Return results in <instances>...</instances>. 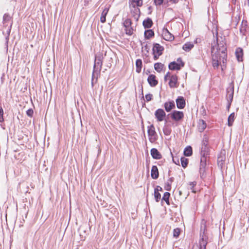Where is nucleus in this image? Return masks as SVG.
<instances>
[{
    "label": "nucleus",
    "mask_w": 249,
    "mask_h": 249,
    "mask_svg": "<svg viewBox=\"0 0 249 249\" xmlns=\"http://www.w3.org/2000/svg\"><path fill=\"white\" fill-rule=\"evenodd\" d=\"M248 28V21L247 20H243L240 28V33L243 35H246Z\"/></svg>",
    "instance_id": "obj_17"
},
{
    "label": "nucleus",
    "mask_w": 249,
    "mask_h": 249,
    "mask_svg": "<svg viewBox=\"0 0 249 249\" xmlns=\"http://www.w3.org/2000/svg\"><path fill=\"white\" fill-rule=\"evenodd\" d=\"M129 6L132 16L136 21H137L139 20L140 16V9L133 3L130 4Z\"/></svg>",
    "instance_id": "obj_5"
},
{
    "label": "nucleus",
    "mask_w": 249,
    "mask_h": 249,
    "mask_svg": "<svg viewBox=\"0 0 249 249\" xmlns=\"http://www.w3.org/2000/svg\"><path fill=\"white\" fill-rule=\"evenodd\" d=\"M206 126H207L206 123L204 120H199V121L198 123L197 127H198V130L200 132H203L204 130V129L206 128Z\"/></svg>",
    "instance_id": "obj_20"
},
{
    "label": "nucleus",
    "mask_w": 249,
    "mask_h": 249,
    "mask_svg": "<svg viewBox=\"0 0 249 249\" xmlns=\"http://www.w3.org/2000/svg\"><path fill=\"white\" fill-rule=\"evenodd\" d=\"M196 181L191 182L189 183V185L190 186V189L193 192L195 193V191H194V187L196 185Z\"/></svg>",
    "instance_id": "obj_44"
},
{
    "label": "nucleus",
    "mask_w": 249,
    "mask_h": 249,
    "mask_svg": "<svg viewBox=\"0 0 249 249\" xmlns=\"http://www.w3.org/2000/svg\"><path fill=\"white\" fill-rule=\"evenodd\" d=\"M163 132L165 135H170L171 131L167 129L163 128Z\"/></svg>",
    "instance_id": "obj_48"
},
{
    "label": "nucleus",
    "mask_w": 249,
    "mask_h": 249,
    "mask_svg": "<svg viewBox=\"0 0 249 249\" xmlns=\"http://www.w3.org/2000/svg\"><path fill=\"white\" fill-rule=\"evenodd\" d=\"M154 197L156 202H159L160 199L161 195L159 192H157V190L154 191Z\"/></svg>",
    "instance_id": "obj_39"
},
{
    "label": "nucleus",
    "mask_w": 249,
    "mask_h": 249,
    "mask_svg": "<svg viewBox=\"0 0 249 249\" xmlns=\"http://www.w3.org/2000/svg\"><path fill=\"white\" fill-rule=\"evenodd\" d=\"M131 2L133 3H135L137 7H141L142 5V0H131Z\"/></svg>",
    "instance_id": "obj_40"
},
{
    "label": "nucleus",
    "mask_w": 249,
    "mask_h": 249,
    "mask_svg": "<svg viewBox=\"0 0 249 249\" xmlns=\"http://www.w3.org/2000/svg\"><path fill=\"white\" fill-rule=\"evenodd\" d=\"M220 159V157H218V161H219Z\"/></svg>",
    "instance_id": "obj_59"
},
{
    "label": "nucleus",
    "mask_w": 249,
    "mask_h": 249,
    "mask_svg": "<svg viewBox=\"0 0 249 249\" xmlns=\"http://www.w3.org/2000/svg\"><path fill=\"white\" fill-rule=\"evenodd\" d=\"M11 17L9 14H5L3 17V24L4 26H7L11 20Z\"/></svg>",
    "instance_id": "obj_23"
},
{
    "label": "nucleus",
    "mask_w": 249,
    "mask_h": 249,
    "mask_svg": "<svg viewBox=\"0 0 249 249\" xmlns=\"http://www.w3.org/2000/svg\"><path fill=\"white\" fill-rule=\"evenodd\" d=\"M153 24L152 20L149 18H147L144 19L142 22V25L145 29L151 28Z\"/></svg>",
    "instance_id": "obj_19"
},
{
    "label": "nucleus",
    "mask_w": 249,
    "mask_h": 249,
    "mask_svg": "<svg viewBox=\"0 0 249 249\" xmlns=\"http://www.w3.org/2000/svg\"><path fill=\"white\" fill-rule=\"evenodd\" d=\"M3 121V110L1 106H0V122L2 123Z\"/></svg>",
    "instance_id": "obj_42"
},
{
    "label": "nucleus",
    "mask_w": 249,
    "mask_h": 249,
    "mask_svg": "<svg viewBox=\"0 0 249 249\" xmlns=\"http://www.w3.org/2000/svg\"><path fill=\"white\" fill-rule=\"evenodd\" d=\"M151 176L153 179H157L159 176L158 167L156 165H153L151 168Z\"/></svg>",
    "instance_id": "obj_18"
},
{
    "label": "nucleus",
    "mask_w": 249,
    "mask_h": 249,
    "mask_svg": "<svg viewBox=\"0 0 249 249\" xmlns=\"http://www.w3.org/2000/svg\"><path fill=\"white\" fill-rule=\"evenodd\" d=\"M34 111L31 108L28 109L26 111L27 115L29 117H32L33 115Z\"/></svg>",
    "instance_id": "obj_46"
},
{
    "label": "nucleus",
    "mask_w": 249,
    "mask_h": 249,
    "mask_svg": "<svg viewBox=\"0 0 249 249\" xmlns=\"http://www.w3.org/2000/svg\"><path fill=\"white\" fill-rule=\"evenodd\" d=\"M136 72L140 73L141 71L142 68V61L140 59H138L136 61Z\"/></svg>",
    "instance_id": "obj_29"
},
{
    "label": "nucleus",
    "mask_w": 249,
    "mask_h": 249,
    "mask_svg": "<svg viewBox=\"0 0 249 249\" xmlns=\"http://www.w3.org/2000/svg\"><path fill=\"white\" fill-rule=\"evenodd\" d=\"M165 110L167 112H170L175 108V104L174 101H170L164 104Z\"/></svg>",
    "instance_id": "obj_12"
},
{
    "label": "nucleus",
    "mask_w": 249,
    "mask_h": 249,
    "mask_svg": "<svg viewBox=\"0 0 249 249\" xmlns=\"http://www.w3.org/2000/svg\"><path fill=\"white\" fill-rule=\"evenodd\" d=\"M164 0H154V2L156 6H160L163 3Z\"/></svg>",
    "instance_id": "obj_43"
},
{
    "label": "nucleus",
    "mask_w": 249,
    "mask_h": 249,
    "mask_svg": "<svg viewBox=\"0 0 249 249\" xmlns=\"http://www.w3.org/2000/svg\"><path fill=\"white\" fill-rule=\"evenodd\" d=\"M125 33L127 35L131 36L133 33V28L131 26L129 27H125Z\"/></svg>",
    "instance_id": "obj_37"
},
{
    "label": "nucleus",
    "mask_w": 249,
    "mask_h": 249,
    "mask_svg": "<svg viewBox=\"0 0 249 249\" xmlns=\"http://www.w3.org/2000/svg\"><path fill=\"white\" fill-rule=\"evenodd\" d=\"M213 66L214 68H218L219 63L222 61V55L214 53L215 48L212 46Z\"/></svg>",
    "instance_id": "obj_3"
},
{
    "label": "nucleus",
    "mask_w": 249,
    "mask_h": 249,
    "mask_svg": "<svg viewBox=\"0 0 249 249\" xmlns=\"http://www.w3.org/2000/svg\"><path fill=\"white\" fill-rule=\"evenodd\" d=\"M102 56H96L95 55V58L94 60V64L93 66V69L92 74V86H93V79L96 78L97 79V77L100 73V71L103 65Z\"/></svg>",
    "instance_id": "obj_1"
},
{
    "label": "nucleus",
    "mask_w": 249,
    "mask_h": 249,
    "mask_svg": "<svg viewBox=\"0 0 249 249\" xmlns=\"http://www.w3.org/2000/svg\"><path fill=\"white\" fill-rule=\"evenodd\" d=\"M174 178H170L165 183L164 188L166 190L170 191L171 190V183L174 181Z\"/></svg>",
    "instance_id": "obj_26"
},
{
    "label": "nucleus",
    "mask_w": 249,
    "mask_h": 249,
    "mask_svg": "<svg viewBox=\"0 0 249 249\" xmlns=\"http://www.w3.org/2000/svg\"><path fill=\"white\" fill-rule=\"evenodd\" d=\"M180 233V229L179 228H176L174 230L173 236L174 237L178 238Z\"/></svg>",
    "instance_id": "obj_38"
},
{
    "label": "nucleus",
    "mask_w": 249,
    "mask_h": 249,
    "mask_svg": "<svg viewBox=\"0 0 249 249\" xmlns=\"http://www.w3.org/2000/svg\"><path fill=\"white\" fill-rule=\"evenodd\" d=\"M144 37L146 39H150L154 36V32L152 30L149 29L145 30L144 33Z\"/></svg>",
    "instance_id": "obj_27"
},
{
    "label": "nucleus",
    "mask_w": 249,
    "mask_h": 249,
    "mask_svg": "<svg viewBox=\"0 0 249 249\" xmlns=\"http://www.w3.org/2000/svg\"><path fill=\"white\" fill-rule=\"evenodd\" d=\"M163 47L161 46L159 43H154L153 47V53H156L162 54V51H163Z\"/></svg>",
    "instance_id": "obj_14"
},
{
    "label": "nucleus",
    "mask_w": 249,
    "mask_h": 249,
    "mask_svg": "<svg viewBox=\"0 0 249 249\" xmlns=\"http://www.w3.org/2000/svg\"><path fill=\"white\" fill-rule=\"evenodd\" d=\"M169 1L173 3L176 4L178 2L179 0H169Z\"/></svg>",
    "instance_id": "obj_51"
},
{
    "label": "nucleus",
    "mask_w": 249,
    "mask_h": 249,
    "mask_svg": "<svg viewBox=\"0 0 249 249\" xmlns=\"http://www.w3.org/2000/svg\"><path fill=\"white\" fill-rule=\"evenodd\" d=\"M194 47V44L190 42L185 43L182 49L186 52H189Z\"/></svg>",
    "instance_id": "obj_28"
},
{
    "label": "nucleus",
    "mask_w": 249,
    "mask_h": 249,
    "mask_svg": "<svg viewBox=\"0 0 249 249\" xmlns=\"http://www.w3.org/2000/svg\"><path fill=\"white\" fill-rule=\"evenodd\" d=\"M177 107L178 109H182L185 106V101L182 96H178L176 99Z\"/></svg>",
    "instance_id": "obj_13"
},
{
    "label": "nucleus",
    "mask_w": 249,
    "mask_h": 249,
    "mask_svg": "<svg viewBox=\"0 0 249 249\" xmlns=\"http://www.w3.org/2000/svg\"><path fill=\"white\" fill-rule=\"evenodd\" d=\"M173 160L174 162H175V163H176V164H178V163H179L178 160V163L176 161H175L174 158H173Z\"/></svg>",
    "instance_id": "obj_56"
},
{
    "label": "nucleus",
    "mask_w": 249,
    "mask_h": 249,
    "mask_svg": "<svg viewBox=\"0 0 249 249\" xmlns=\"http://www.w3.org/2000/svg\"><path fill=\"white\" fill-rule=\"evenodd\" d=\"M181 194H182L181 192L180 191H179V195L180 196H181Z\"/></svg>",
    "instance_id": "obj_58"
},
{
    "label": "nucleus",
    "mask_w": 249,
    "mask_h": 249,
    "mask_svg": "<svg viewBox=\"0 0 249 249\" xmlns=\"http://www.w3.org/2000/svg\"><path fill=\"white\" fill-rule=\"evenodd\" d=\"M124 27H129L131 26L132 21L130 18L126 19L124 22Z\"/></svg>",
    "instance_id": "obj_36"
},
{
    "label": "nucleus",
    "mask_w": 249,
    "mask_h": 249,
    "mask_svg": "<svg viewBox=\"0 0 249 249\" xmlns=\"http://www.w3.org/2000/svg\"><path fill=\"white\" fill-rule=\"evenodd\" d=\"M148 72H150V71H147L146 74H148Z\"/></svg>",
    "instance_id": "obj_62"
},
{
    "label": "nucleus",
    "mask_w": 249,
    "mask_h": 249,
    "mask_svg": "<svg viewBox=\"0 0 249 249\" xmlns=\"http://www.w3.org/2000/svg\"><path fill=\"white\" fill-rule=\"evenodd\" d=\"M245 5H247L249 7V0H247L245 2Z\"/></svg>",
    "instance_id": "obj_52"
},
{
    "label": "nucleus",
    "mask_w": 249,
    "mask_h": 249,
    "mask_svg": "<svg viewBox=\"0 0 249 249\" xmlns=\"http://www.w3.org/2000/svg\"><path fill=\"white\" fill-rule=\"evenodd\" d=\"M178 77L176 75H173L170 77V81L169 82V87L171 88L178 87Z\"/></svg>",
    "instance_id": "obj_15"
},
{
    "label": "nucleus",
    "mask_w": 249,
    "mask_h": 249,
    "mask_svg": "<svg viewBox=\"0 0 249 249\" xmlns=\"http://www.w3.org/2000/svg\"><path fill=\"white\" fill-rule=\"evenodd\" d=\"M206 245L207 242L204 236H202L201 241H200V249H206Z\"/></svg>",
    "instance_id": "obj_35"
},
{
    "label": "nucleus",
    "mask_w": 249,
    "mask_h": 249,
    "mask_svg": "<svg viewBox=\"0 0 249 249\" xmlns=\"http://www.w3.org/2000/svg\"><path fill=\"white\" fill-rule=\"evenodd\" d=\"M155 116L158 122H161L166 116V113L163 109L159 108L155 111Z\"/></svg>",
    "instance_id": "obj_9"
},
{
    "label": "nucleus",
    "mask_w": 249,
    "mask_h": 249,
    "mask_svg": "<svg viewBox=\"0 0 249 249\" xmlns=\"http://www.w3.org/2000/svg\"><path fill=\"white\" fill-rule=\"evenodd\" d=\"M148 72H150V71H147L146 74H148Z\"/></svg>",
    "instance_id": "obj_60"
},
{
    "label": "nucleus",
    "mask_w": 249,
    "mask_h": 249,
    "mask_svg": "<svg viewBox=\"0 0 249 249\" xmlns=\"http://www.w3.org/2000/svg\"><path fill=\"white\" fill-rule=\"evenodd\" d=\"M207 157H201L200 161L199 173L201 178L205 176Z\"/></svg>",
    "instance_id": "obj_8"
},
{
    "label": "nucleus",
    "mask_w": 249,
    "mask_h": 249,
    "mask_svg": "<svg viewBox=\"0 0 249 249\" xmlns=\"http://www.w3.org/2000/svg\"><path fill=\"white\" fill-rule=\"evenodd\" d=\"M217 33H216V43L215 46L214 45H212V46H214L215 48L214 53H216L218 54H220L222 55V62L223 63H225L227 59V48L225 46V43L222 41L220 43H218V37H217Z\"/></svg>",
    "instance_id": "obj_2"
},
{
    "label": "nucleus",
    "mask_w": 249,
    "mask_h": 249,
    "mask_svg": "<svg viewBox=\"0 0 249 249\" xmlns=\"http://www.w3.org/2000/svg\"><path fill=\"white\" fill-rule=\"evenodd\" d=\"M170 73L169 72H168L166 73V74L164 76V79L165 81H167V79H168V77H170Z\"/></svg>",
    "instance_id": "obj_49"
},
{
    "label": "nucleus",
    "mask_w": 249,
    "mask_h": 249,
    "mask_svg": "<svg viewBox=\"0 0 249 249\" xmlns=\"http://www.w3.org/2000/svg\"><path fill=\"white\" fill-rule=\"evenodd\" d=\"M145 97L146 101L149 102L152 99L153 95H152V94L149 93V94H146Z\"/></svg>",
    "instance_id": "obj_45"
},
{
    "label": "nucleus",
    "mask_w": 249,
    "mask_h": 249,
    "mask_svg": "<svg viewBox=\"0 0 249 249\" xmlns=\"http://www.w3.org/2000/svg\"><path fill=\"white\" fill-rule=\"evenodd\" d=\"M148 72H150V71H147L146 74H148Z\"/></svg>",
    "instance_id": "obj_61"
},
{
    "label": "nucleus",
    "mask_w": 249,
    "mask_h": 249,
    "mask_svg": "<svg viewBox=\"0 0 249 249\" xmlns=\"http://www.w3.org/2000/svg\"><path fill=\"white\" fill-rule=\"evenodd\" d=\"M180 162L181 166L183 168H186L188 164V159L183 157L180 158Z\"/></svg>",
    "instance_id": "obj_33"
},
{
    "label": "nucleus",
    "mask_w": 249,
    "mask_h": 249,
    "mask_svg": "<svg viewBox=\"0 0 249 249\" xmlns=\"http://www.w3.org/2000/svg\"><path fill=\"white\" fill-rule=\"evenodd\" d=\"M208 139L206 136H204L203 138L202 142V146H208Z\"/></svg>",
    "instance_id": "obj_41"
},
{
    "label": "nucleus",
    "mask_w": 249,
    "mask_h": 249,
    "mask_svg": "<svg viewBox=\"0 0 249 249\" xmlns=\"http://www.w3.org/2000/svg\"><path fill=\"white\" fill-rule=\"evenodd\" d=\"M157 190V192H159V191H162V189L161 187L159 186H157L156 188L154 189V191H156Z\"/></svg>",
    "instance_id": "obj_50"
},
{
    "label": "nucleus",
    "mask_w": 249,
    "mask_h": 249,
    "mask_svg": "<svg viewBox=\"0 0 249 249\" xmlns=\"http://www.w3.org/2000/svg\"><path fill=\"white\" fill-rule=\"evenodd\" d=\"M233 89L232 90L231 93H229L227 95V99L228 101L229 102V105L228 106V107H230L231 106V104L233 100Z\"/></svg>",
    "instance_id": "obj_32"
},
{
    "label": "nucleus",
    "mask_w": 249,
    "mask_h": 249,
    "mask_svg": "<svg viewBox=\"0 0 249 249\" xmlns=\"http://www.w3.org/2000/svg\"><path fill=\"white\" fill-rule=\"evenodd\" d=\"M141 92H142V97L143 98V88H142V86H141Z\"/></svg>",
    "instance_id": "obj_55"
},
{
    "label": "nucleus",
    "mask_w": 249,
    "mask_h": 249,
    "mask_svg": "<svg viewBox=\"0 0 249 249\" xmlns=\"http://www.w3.org/2000/svg\"><path fill=\"white\" fill-rule=\"evenodd\" d=\"M170 196V194L169 192H165V193H164L163 196H162V200L165 201L168 205H169V204H170V202H169Z\"/></svg>",
    "instance_id": "obj_34"
},
{
    "label": "nucleus",
    "mask_w": 249,
    "mask_h": 249,
    "mask_svg": "<svg viewBox=\"0 0 249 249\" xmlns=\"http://www.w3.org/2000/svg\"><path fill=\"white\" fill-rule=\"evenodd\" d=\"M156 78V76L152 74H150L147 78L148 83L152 87H155L158 83V81Z\"/></svg>",
    "instance_id": "obj_11"
},
{
    "label": "nucleus",
    "mask_w": 249,
    "mask_h": 249,
    "mask_svg": "<svg viewBox=\"0 0 249 249\" xmlns=\"http://www.w3.org/2000/svg\"><path fill=\"white\" fill-rule=\"evenodd\" d=\"M177 63L175 61L169 63L168 68L170 70H179L181 67H184V63L182 62L181 58H178L177 59Z\"/></svg>",
    "instance_id": "obj_4"
},
{
    "label": "nucleus",
    "mask_w": 249,
    "mask_h": 249,
    "mask_svg": "<svg viewBox=\"0 0 249 249\" xmlns=\"http://www.w3.org/2000/svg\"><path fill=\"white\" fill-rule=\"evenodd\" d=\"M200 154L202 157H207V156L209 155L208 147L202 146L200 150Z\"/></svg>",
    "instance_id": "obj_24"
},
{
    "label": "nucleus",
    "mask_w": 249,
    "mask_h": 249,
    "mask_svg": "<svg viewBox=\"0 0 249 249\" xmlns=\"http://www.w3.org/2000/svg\"><path fill=\"white\" fill-rule=\"evenodd\" d=\"M235 114L234 113H231L228 117V125L229 126L232 125L233 123L234 120Z\"/></svg>",
    "instance_id": "obj_30"
},
{
    "label": "nucleus",
    "mask_w": 249,
    "mask_h": 249,
    "mask_svg": "<svg viewBox=\"0 0 249 249\" xmlns=\"http://www.w3.org/2000/svg\"><path fill=\"white\" fill-rule=\"evenodd\" d=\"M150 153L152 157L154 159L160 160L162 158L161 154L156 148H152L150 150Z\"/></svg>",
    "instance_id": "obj_16"
},
{
    "label": "nucleus",
    "mask_w": 249,
    "mask_h": 249,
    "mask_svg": "<svg viewBox=\"0 0 249 249\" xmlns=\"http://www.w3.org/2000/svg\"><path fill=\"white\" fill-rule=\"evenodd\" d=\"M148 135L149 137V140L151 142H153L156 140V132L155 130V127L153 124H151L148 127Z\"/></svg>",
    "instance_id": "obj_7"
},
{
    "label": "nucleus",
    "mask_w": 249,
    "mask_h": 249,
    "mask_svg": "<svg viewBox=\"0 0 249 249\" xmlns=\"http://www.w3.org/2000/svg\"><path fill=\"white\" fill-rule=\"evenodd\" d=\"M162 36L165 40L171 41L174 39V36L169 32L167 28L163 29Z\"/></svg>",
    "instance_id": "obj_10"
},
{
    "label": "nucleus",
    "mask_w": 249,
    "mask_h": 249,
    "mask_svg": "<svg viewBox=\"0 0 249 249\" xmlns=\"http://www.w3.org/2000/svg\"><path fill=\"white\" fill-rule=\"evenodd\" d=\"M235 54L237 60L240 61L242 60L243 50L241 48H238L235 51Z\"/></svg>",
    "instance_id": "obj_21"
},
{
    "label": "nucleus",
    "mask_w": 249,
    "mask_h": 249,
    "mask_svg": "<svg viewBox=\"0 0 249 249\" xmlns=\"http://www.w3.org/2000/svg\"><path fill=\"white\" fill-rule=\"evenodd\" d=\"M183 154L185 156H191L193 154V150L192 147L191 146H186L184 150Z\"/></svg>",
    "instance_id": "obj_25"
},
{
    "label": "nucleus",
    "mask_w": 249,
    "mask_h": 249,
    "mask_svg": "<svg viewBox=\"0 0 249 249\" xmlns=\"http://www.w3.org/2000/svg\"><path fill=\"white\" fill-rule=\"evenodd\" d=\"M164 67V65L161 64V63H156L154 64V69L155 70L160 72L161 71Z\"/></svg>",
    "instance_id": "obj_31"
},
{
    "label": "nucleus",
    "mask_w": 249,
    "mask_h": 249,
    "mask_svg": "<svg viewBox=\"0 0 249 249\" xmlns=\"http://www.w3.org/2000/svg\"><path fill=\"white\" fill-rule=\"evenodd\" d=\"M148 10L149 11L148 14H150L151 13V12H152L151 11V9H152L151 6H149L148 8Z\"/></svg>",
    "instance_id": "obj_53"
},
{
    "label": "nucleus",
    "mask_w": 249,
    "mask_h": 249,
    "mask_svg": "<svg viewBox=\"0 0 249 249\" xmlns=\"http://www.w3.org/2000/svg\"><path fill=\"white\" fill-rule=\"evenodd\" d=\"M154 54V59L155 60H156L158 59L159 57L161 55V54L159 53H153Z\"/></svg>",
    "instance_id": "obj_47"
},
{
    "label": "nucleus",
    "mask_w": 249,
    "mask_h": 249,
    "mask_svg": "<svg viewBox=\"0 0 249 249\" xmlns=\"http://www.w3.org/2000/svg\"><path fill=\"white\" fill-rule=\"evenodd\" d=\"M109 10V7H106L103 11L101 18H100V21L102 23H105L106 21V16L108 13Z\"/></svg>",
    "instance_id": "obj_22"
},
{
    "label": "nucleus",
    "mask_w": 249,
    "mask_h": 249,
    "mask_svg": "<svg viewBox=\"0 0 249 249\" xmlns=\"http://www.w3.org/2000/svg\"><path fill=\"white\" fill-rule=\"evenodd\" d=\"M171 118L177 122L181 120L184 117V113L182 111L174 110L173 112L168 114Z\"/></svg>",
    "instance_id": "obj_6"
},
{
    "label": "nucleus",
    "mask_w": 249,
    "mask_h": 249,
    "mask_svg": "<svg viewBox=\"0 0 249 249\" xmlns=\"http://www.w3.org/2000/svg\"><path fill=\"white\" fill-rule=\"evenodd\" d=\"M144 47L145 48V50H146L147 51V52H148V49H149L148 48V45L147 44H146L144 46Z\"/></svg>",
    "instance_id": "obj_54"
},
{
    "label": "nucleus",
    "mask_w": 249,
    "mask_h": 249,
    "mask_svg": "<svg viewBox=\"0 0 249 249\" xmlns=\"http://www.w3.org/2000/svg\"><path fill=\"white\" fill-rule=\"evenodd\" d=\"M12 25V22H11V23H10V28L9 29V33L10 32L11 28Z\"/></svg>",
    "instance_id": "obj_57"
}]
</instances>
